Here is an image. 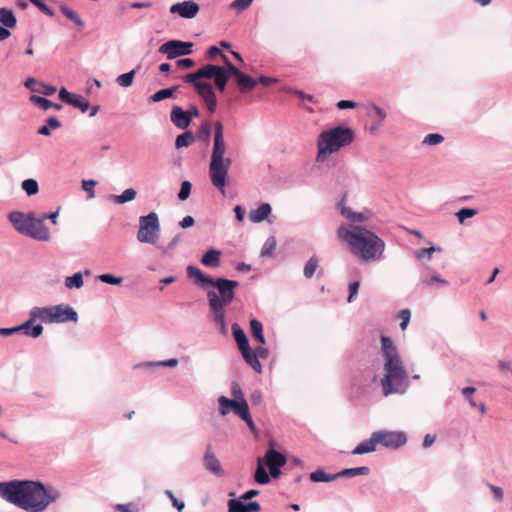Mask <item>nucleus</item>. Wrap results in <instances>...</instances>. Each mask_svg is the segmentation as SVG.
I'll return each mask as SVG.
<instances>
[{
  "instance_id": "1",
  "label": "nucleus",
  "mask_w": 512,
  "mask_h": 512,
  "mask_svg": "<svg viewBox=\"0 0 512 512\" xmlns=\"http://www.w3.org/2000/svg\"><path fill=\"white\" fill-rule=\"evenodd\" d=\"M59 495L56 489L45 487L39 481L0 482V497L27 512H43Z\"/></svg>"
},
{
  "instance_id": "2",
  "label": "nucleus",
  "mask_w": 512,
  "mask_h": 512,
  "mask_svg": "<svg viewBox=\"0 0 512 512\" xmlns=\"http://www.w3.org/2000/svg\"><path fill=\"white\" fill-rule=\"evenodd\" d=\"M381 355L384 360L383 377L380 380L383 395L387 397L405 393L409 386L408 375L396 346L387 336L381 337Z\"/></svg>"
},
{
  "instance_id": "3",
  "label": "nucleus",
  "mask_w": 512,
  "mask_h": 512,
  "mask_svg": "<svg viewBox=\"0 0 512 512\" xmlns=\"http://www.w3.org/2000/svg\"><path fill=\"white\" fill-rule=\"evenodd\" d=\"M337 236L348 244L353 255L365 262L380 259L385 250V242L374 232L361 226H340Z\"/></svg>"
},
{
  "instance_id": "4",
  "label": "nucleus",
  "mask_w": 512,
  "mask_h": 512,
  "mask_svg": "<svg viewBox=\"0 0 512 512\" xmlns=\"http://www.w3.org/2000/svg\"><path fill=\"white\" fill-rule=\"evenodd\" d=\"M226 143L224 140V128L220 121L214 123V138L211 161L209 164V177L212 185L223 195L228 178V171L232 160L225 157Z\"/></svg>"
},
{
  "instance_id": "5",
  "label": "nucleus",
  "mask_w": 512,
  "mask_h": 512,
  "mask_svg": "<svg viewBox=\"0 0 512 512\" xmlns=\"http://www.w3.org/2000/svg\"><path fill=\"white\" fill-rule=\"evenodd\" d=\"M209 286L218 290V293L214 290H210L207 293V299L213 315V320L219 324L222 329H224L226 324L225 307L233 301L235 295L234 290L239 286V283L234 280L217 278L212 279V283H210Z\"/></svg>"
},
{
  "instance_id": "6",
  "label": "nucleus",
  "mask_w": 512,
  "mask_h": 512,
  "mask_svg": "<svg viewBox=\"0 0 512 512\" xmlns=\"http://www.w3.org/2000/svg\"><path fill=\"white\" fill-rule=\"evenodd\" d=\"M354 137V131L345 126H337L321 132L317 140L316 162H325L331 154L349 146Z\"/></svg>"
},
{
  "instance_id": "7",
  "label": "nucleus",
  "mask_w": 512,
  "mask_h": 512,
  "mask_svg": "<svg viewBox=\"0 0 512 512\" xmlns=\"http://www.w3.org/2000/svg\"><path fill=\"white\" fill-rule=\"evenodd\" d=\"M232 76L228 71V64L218 66L207 64L194 73H189L183 77L184 81H194L195 79H214L216 88L223 92L226 88L229 78Z\"/></svg>"
},
{
  "instance_id": "8",
  "label": "nucleus",
  "mask_w": 512,
  "mask_h": 512,
  "mask_svg": "<svg viewBox=\"0 0 512 512\" xmlns=\"http://www.w3.org/2000/svg\"><path fill=\"white\" fill-rule=\"evenodd\" d=\"M160 223L158 215L150 212L146 216L139 218V229L137 239L141 243L156 244L159 240Z\"/></svg>"
},
{
  "instance_id": "9",
  "label": "nucleus",
  "mask_w": 512,
  "mask_h": 512,
  "mask_svg": "<svg viewBox=\"0 0 512 512\" xmlns=\"http://www.w3.org/2000/svg\"><path fill=\"white\" fill-rule=\"evenodd\" d=\"M218 402L221 415H227L232 410L248 425L251 431H255V425L251 418L246 400H231L225 396H221Z\"/></svg>"
},
{
  "instance_id": "10",
  "label": "nucleus",
  "mask_w": 512,
  "mask_h": 512,
  "mask_svg": "<svg viewBox=\"0 0 512 512\" xmlns=\"http://www.w3.org/2000/svg\"><path fill=\"white\" fill-rule=\"evenodd\" d=\"M222 60L225 64H228V71L235 78L238 89L241 93H248L256 87L258 81L251 76L241 72L229 61L226 55H222Z\"/></svg>"
},
{
  "instance_id": "11",
  "label": "nucleus",
  "mask_w": 512,
  "mask_h": 512,
  "mask_svg": "<svg viewBox=\"0 0 512 512\" xmlns=\"http://www.w3.org/2000/svg\"><path fill=\"white\" fill-rule=\"evenodd\" d=\"M378 445L385 448L397 449L407 442L406 434L402 431L381 430L374 432Z\"/></svg>"
},
{
  "instance_id": "12",
  "label": "nucleus",
  "mask_w": 512,
  "mask_h": 512,
  "mask_svg": "<svg viewBox=\"0 0 512 512\" xmlns=\"http://www.w3.org/2000/svg\"><path fill=\"white\" fill-rule=\"evenodd\" d=\"M193 43L180 40H170L162 44L159 52L165 54L168 59H174L179 56L190 55L192 53Z\"/></svg>"
},
{
  "instance_id": "13",
  "label": "nucleus",
  "mask_w": 512,
  "mask_h": 512,
  "mask_svg": "<svg viewBox=\"0 0 512 512\" xmlns=\"http://www.w3.org/2000/svg\"><path fill=\"white\" fill-rule=\"evenodd\" d=\"M186 82L192 83L194 85L198 95L204 100L207 109L210 111V113H213L217 107V98L212 85L207 82H202L200 79Z\"/></svg>"
},
{
  "instance_id": "14",
  "label": "nucleus",
  "mask_w": 512,
  "mask_h": 512,
  "mask_svg": "<svg viewBox=\"0 0 512 512\" xmlns=\"http://www.w3.org/2000/svg\"><path fill=\"white\" fill-rule=\"evenodd\" d=\"M22 234L39 241H48L50 239L49 230L45 223H43V219L36 218L35 216L29 220V224Z\"/></svg>"
},
{
  "instance_id": "15",
  "label": "nucleus",
  "mask_w": 512,
  "mask_h": 512,
  "mask_svg": "<svg viewBox=\"0 0 512 512\" xmlns=\"http://www.w3.org/2000/svg\"><path fill=\"white\" fill-rule=\"evenodd\" d=\"M37 319L45 323H54L53 306L32 308L30 318L23 324V328H29Z\"/></svg>"
},
{
  "instance_id": "16",
  "label": "nucleus",
  "mask_w": 512,
  "mask_h": 512,
  "mask_svg": "<svg viewBox=\"0 0 512 512\" xmlns=\"http://www.w3.org/2000/svg\"><path fill=\"white\" fill-rule=\"evenodd\" d=\"M199 12V6L193 1H184L173 4L170 7V13L178 14L182 18L192 19Z\"/></svg>"
},
{
  "instance_id": "17",
  "label": "nucleus",
  "mask_w": 512,
  "mask_h": 512,
  "mask_svg": "<svg viewBox=\"0 0 512 512\" xmlns=\"http://www.w3.org/2000/svg\"><path fill=\"white\" fill-rule=\"evenodd\" d=\"M59 98L61 101L79 108L83 113L89 109V102L87 100L81 95L70 93L64 87L59 91Z\"/></svg>"
},
{
  "instance_id": "18",
  "label": "nucleus",
  "mask_w": 512,
  "mask_h": 512,
  "mask_svg": "<svg viewBox=\"0 0 512 512\" xmlns=\"http://www.w3.org/2000/svg\"><path fill=\"white\" fill-rule=\"evenodd\" d=\"M54 323L76 322L78 320L77 313L68 305L53 306Z\"/></svg>"
},
{
  "instance_id": "19",
  "label": "nucleus",
  "mask_w": 512,
  "mask_h": 512,
  "mask_svg": "<svg viewBox=\"0 0 512 512\" xmlns=\"http://www.w3.org/2000/svg\"><path fill=\"white\" fill-rule=\"evenodd\" d=\"M244 500L239 499H230L227 503L228 512H259L261 510V506L258 502L252 501L248 503H243Z\"/></svg>"
},
{
  "instance_id": "20",
  "label": "nucleus",
  "mask_w": 512,
  "mask_h": 512,
  "mask_svg": "<svg viewBox=\"0 0 512 512\" xmlns=\"http://www.w3.org/2000/svg\"><path fill=\"white\" fill-rule=\"evenodd\" d=\"M204 466L205 468L210 471L211 473L221 476L223 474V470L221 467V464L217 457L215 456L214 452L212 451L211 445H207L205 455L203 458Z\"/></svg>"
},
{
  "instance_id": "21",
  "label": "nucleus",
  "mask_w": 512,
  "mask_h": 512,
  "mask_svg": "<svg viewBox=\"0 0 512 512\" xmlns=\"http://www.w3.org/2000/svg\"><path fill=\"white\" fill-rule=\"evenodd\" d=\"M34 214H24L19 211H13L9 214L8 218L10 222L13 224L14 228L19 232L23 233L26 226L29 224V220L33 218Z\"/></svg>"
},
{
  "instance_id": "22",
  "label": "nucleus",
  "mask_w": 512,
  "mask_h": 512,
  "mask_svg": "<svg viewBox=\"0 0 512 512\" xmlns=\"http://www.w3.org/2000/svg\"><path fill=\"white\" fill-rule=\"evenodd\" d=\"M170 119L172 123L179 129H186L191 123V120L188 117L186 111H184L179 106H174L172 108L170 113Z\"/></svg>"
},
{
  "instance_id": "23",
  "label": "nucleus",
  "mask_w": 512,
  "mask_h": 512,
  "mask_svg": "<svg viewBox=\"0 0 512 512\" xmlns=\"http://www.w3.org/2000/svg\"><path fill=\"white\" fill-rule=\"evenodd\" d=\"M286 456L272 447L266 452L265 462L268 467H282L286 464Z\"/></svg>"
},
{
  "instance_id": "24",
  "label": "nucleus",
  "mask_w": 512,
  "mask_h": 512,
  "mask_svg": "<svg viewBox=\"0 0 512 512\" xmlns=\"http://www.w3.org/2000/svg\"><path fill=\"white\" fill-rule=\"evenodd\" d=\"M377 439L375 436V433H372L371 437L368 440H365L361 443H359L354 450L352 451V454L354 455H362L366 453L374 452L377 448Z\"/></svg>"
},
{
  "instance_id": "25",
  "label": "nucleus",
  "mask_w": 512,
  "mask_h": 512,
  "mask_svg": "<svg viewBox=\"0 0 512 512\" xmlns=\"http://www.w3.org/2000/svg\"><path fill=\"white\" fill-rule=\"evenodd\" d=\"M270 213L271 206L268 203H263L257 209L250 211L249 219L253 223H260L267 219Z\"/></svg>"
},
{
  "instance_id": "26",
  "label": "nucleus",
  "mask_w": 512,
  "mask_h": 512,
  "mask_svg": "<svg viewBox=\"0 0 512 512\" xmlns=\"http://www.w3.org/2000/svg\"><path fill=\"white\" fill-rule=\"evenodd\" d=\"M187 275L190 278H193L195 282L202 287L209 286L212 283V278L210 276L205 275L199 268L194 266L187 267Z\"/></svg>"
},
{
  "instance_id": "27",
  "label": "nucleus",
  "mask_w": 512,
  "mask_h": 512,
  "mask_svg": "<svg viewBox=\"0 0 512 512\" xmlns=\"http://www.w3.org/2000/svg\"><path fill=\"white\" fill-rule=\"evenodd\" d=\"M240 353L246 363L257 373H261L262 365L257 359V355H255L254 351L251 350L250 347L240 350Z\"/></svg>"
},
{
  "instance_id": "28",
  "label": "nucleus",
  "mask_w": 512,
  "mask_h": 512,
  "mask_svg": "<svg viewBox=\"0 0 512 512\" xmlns=\"http://www.w3.org/2000/svg\"><path fill=\"white\" fill-rule=\"evenodd\" d=\"M232 333H233L234 339L237 343L239 351L250 347L249 341H248V338H247L245 332L241 329V327L238 324L234 323L232 325Z\"/></svg>"
},
{
  "instance_id": "29",
  "label": "nucleus",
  "mask_w": 512,
  "mask_h": 512,
  "mask_svg": "<svg viewBox=\"0 0 512 512\" xmlns=\"http://www.w3.org/2000/svg\"><path fill=\"white\" fill-rule=\"evenodd\" d=\"M220 255V251L210 249L202 256L201 262L207 267H218L220 265Z\"/></svg>"
},
{
  "instance_id": "30",
  "label": "nucleus",
  "mask_w": 512,
  "mask_h": 512,
  "mask_svg": "<svg viewBox=\"0 0 512 512\" xmlns=\"http://www.w3.org/2000/svg\"><path fill=\"white\" fill-rule=\"evenodd\" d=\"M0 22L7 28H13L16 26L17 20L11 10L0 8Z\"/></svg>"
},
{
  "instance_id": "31",
  "label": "nucleus",
  "mask_w": 512,
  "mask_h": 512,
  "mask_svg": "<svg viewBox=\"0 0 512 512\" xmlns=\"http://www.w3.org/2000/svg\"><path fill=\"white\" fill-rule=\"evenodd\" d=\"M250 330L255 340H257L260 344H265L263 326L260 321H258L257 319L250 320Z\"/></svg>"
},
{
  "instance_id": "32",
  "label": "nucleus",
  "mask_w": 512,
  "mask_h": 512,
  "mask_svg": "<svg viewBox=\"0 0 512 512\" xmlns=\"http://www.w3.org/2000/svg\"><path fill=\"white\" fill-rule=\"evenodd\" d=\"M370 472L369 467L367 466H361L356 468H346L341 470L338 475V477H354L358 475H368Z\"/></svg>"
},
{
  "instance_id": "33",
  "label": "nucleus",
  "mask_w": 512,
  "mask_h": 512,
  "mask_svg": "<svg viewBox=\"0 0 512 512\" xmlns=\"http://www.w3.org/2000/svg\"><path fill=\"white\" fill-rule=\"evenodd\" d=\"M211 129H212V126H211L210 121L203 122L200 125L195 138L208 144L210 141Z\"/></svg>"
},
{
  "instance_id": "34",
  "label": "nucleus",
  "mask_w": 512,
  "mask_h": 512,
  "mask_svg": "<svg viewBox=\"0 0 512 512\" xmlns=\"http://www.w3.org/2000/svg\"><path fill=\"white\" fill-rule=\"evenodd\" d=\"M195 141V136L191 131H186L176 137L175 146L177 149L188 147Z\"/></svg>"
},
{
  "instance_id": "35",
  "label": "nucleus",
  "mask_w": 512,
  "mask_h": 512,
  "mask_svg": "<svg viewBox=\"0 0 512 512\" xmlns=\"http://www.w3.org/2000/svg\"><path fill=\"white\" fill-rule=\"evenodd\" d=\"M178 86H173L171 88L162 89L154 93L150 96V100L152 102H159L167 98L173 97L174 93L178 90Z\"/></svg>"
},
{
  "instance_id": "36",
  "label": "nucleus",
  "mask_w": 512,
  "mask_h": 512,
  "mask_svg": "<svg viewBox=\"0 0 512 512\" xmlns=\"http://www.w3.org/2000/svg\"><path fill=\"white\" fill-rule=\"evenodd\" d=\"M337 478L338 475H329L325 473L322 469H317L316 471L310 474V479L313 482H330L336 480Z\"/></svg>"
},
{
  "instance_id": "37",
  "label": "nucleus",
  "mask_w": 512,
  "mask_h": 512,
  "mask_svg": "<svg viewBox=\"0 0 512 512\" xmlns=\"http://www.w3.org/2000/svg\"><path fill=\"white\" fill-rule=\"evenodd\" d=\"M341 214L353 223L363 222L367 220V216L363 213H354L350 208L341 206Z\"/></svg>"
},
{
  "instance_id": "38",
  "label": "nucleus",
  "mask_w": 512,
  "mask_h": 512,
  "mask_svg": "<svg viewBox=\"0 0 512 512\" xmlns=\"http://www.w3.org/2000/svg\"><path fill=\"white\" fill-rule=\"evenodd\" d=\"M254 478L258 484H267L270 481V477L267 474L261 459L258 460Z\"/></svg>"
},
{
  "instance_id": "39",
  "label": "nucleus",
  "mask_w": 512,
  "mask_h": 512,
  "mask_svg": "<svg viewBox=\"0 0 512 512\" xmlns=\"http://www.w3.org/2000/svg\"><path fill=\"white\" fill-rule=\"evenodd\" d=\"M60 11L62 12V14L64 16H66L68 19L73 21L77 26H79V27H83L84 26L83 20L71 8L67 7L66 5H61L60 6Z\"/></svg>"
},
{
  "instance_id": "40",
  "label": "nucleus",
  "mask_w": 512,
  "mask_h": 512,
  "mask_svg": "<svg viewBox=\"0 0 512 512\" xmlns=\"http://www.w3.org/2000/svg\"><path fill=\"white\" fill-rule=\"evenodd\" d=\"M65 286L67 288H81L83 286V277L80 272L73 274L72 276L66 277Z\"/></svg>"
},
{
  "instance_id": "41",
  "label": "nucleus",
  "mask_w": 512,
  "mask_h": 512,
  "mask_svg": "<svg viewBox=\"0 0 512 512\" xmlns=\"http://www.w3.org/2000/svg\"><path fill=\"white\" fill-rule=\"evenodd\" d=\"M135 76V70H131L127 73L121 74L117 77L116 82L121 87H130L133 83Z\"/></svg>"
},
{
  "instance_id": "42",
  "label": "nucleus",
  "mask_w": 512,
  "mask_h": 512,
  "mask_svg": "<svg viewBox=\"0 0 512 512\" xmlns=\"http://www.w3.org/2000/svg\"><path fill=\"white\" fill-rule=\"evenodd\" d=\"M318 267V259L315 257V256H312L306 263L305 267H304V276L306 278H311L316 269Z\"/></svg>"
},
{
  "instance_id": "43",
  "label": "nucleus",
  "mask_w": 512,
  "mask_h": 512,
  "mask_svg": "<svg viewBox=\"0 0 512 512\" xmlns=\"http://www.w3.org/2000/svg\"><path fill=\"white\" fill-rule=\"evenodd\" d=\"M22 189L28 196L35 195L38 192V183L34 179H27L22 182Z\"/></svg>"
},
{
  "instance_id": "44",
  "label": "nucleus",
  "mask_w": 512,
  "mask_h": 512,
  "mask_svg": "<svg viewBox=\"0 0 512 512\" xmlns=\"http://www.w3.org/2000/svg\"><path fill=\"white\" fill-rule=\"evenodd\" d=\"M136 197V191L132 188H128L123 191L121 195L115 197L116 202L119 204H123L129 201L134 200Z\"/></svg>"
},
{
  "instance_id": "45",
  "label": "nucleus",
  "mask_w": 512,
  "mask_h": 512,
  "mask_svg": "<svg viewBox=\"0 0 512 512\" xmlns=\"http://www.w3.org/2000/svg\"><path fill=\"white\" fill-rule=\"evenodd\" d=\"M276 245H277V242H276V239L275 237H269L264 245H263V248L261 250V256H270L272 255L273 251L275 250L276 248Z\"/></svg>"
},
{
  "instance_id": "46",
  "label": "nucleus",
  "mask_w": 512,
  "mask_h": 512,
  "mask_svg": "<svg viewBox=\"0 0 512 512\" xmlns=\"http://www.w3.org/2000/svg\"><path fill=\"white\" fill-rule=\"evenodd\" d=\"M30 101L35 105L39 106L43 110H48L52 108L53 102L40 96L32 95L30 97Z\"/></svg>"
},
{
  "instance_id": "47",
  "label": "nucleus",
  "mask_w": 512,
  "mask_h": 512,
  "mask_svg": "<svg viewBox=\"0 0 512 512\" xmlns=\"http://www.w3.org/2000/svg\"><path fill=\"white\" fill-rule=\"evenodd\" d=\"M190 193H191V183L189 181H187V180L183 181L181 183V188H180V191H179V194H178V198L181 201H185L186 199L189 198Z\"/></svg>"
},
{
  "instance_id": "48",
  "label": "nucleus",
  "mask_w": 512,
  "mask_h": 512,
  "mask_svg": "<svg viewBox=\"0 0 512 512\" xmlns=\"http://www.w3.org/2000/svg\"><path fill=\"white\" fill-rule=\"evenodd\" d=\"M98 279L101 282L112 284V285H119L122 283L123 279L121 277H115L112 274H102L98 277Z\"/></svg>"
},
{
  "instance_id": "49",
  "label": "nucleus",
  "mask_w": 512,
  "mask_h": 512,
  "mask_svg": "<svg viewBox=\"0 0 512 512\" xmlns=\"http://www.w3.org/2000/svg\"><path fill=\"white\" fill-rule=\"evenodd\" d=\"M443 140H444V138L442 135L433 133V134H428L424 138L423 143L432 146V145L440 144L441 142H443Z\"/></svg>"
},
{
  "instance_id": "50",
  "label": "nucleus",
  "mask_w": 512,
  "mask_h": 512,
  "mask_svg": "<svg viewBox=\"0 0 512 512\" xmlns=\"http://www.w3.org/2000/svg\"><path fill=\"white\" fill-rule=\"evenodd\" d=\"M477 211L470 208H462L457 212V217L460 223H463L465 219L475 216Z\"/></svg>"
},
{
  "instance_id": "51",
  "label": "nucleus",
  "mask_w": 512,
  "mask_h": 512,
  "mask_svg": "<svg viewBox=\"0 0 512 512\" xmlns=\"http://www.w3.org/2000/svg\"><path fill=\"white\" fill-rule=\"evenodd\" d=\"M371 112L377 120V125L380 126L386 118V112L381 107L376 105L371 108Z\"/></svg>"
},
{
  "instance_id": "52",
  "label": "nucleus",
  "mask_w": 512,
  "mask_h": 512,
  "mask_svg": "<svg viewBox=\"0 0 512 512\" xmlns=\"http://www.w3.org/2000/svg\"><path fill=\"white\" fill-rule=\"evenodd\" d=\"M253 0H234L230 7L231 9L237 10V11H243L247 9L251 4Z\"/></svg>"
},
{
  "instance_id": "53",
  "label": "nucleus",
  "mask_w": 512,
  "mask_h": 512,
  "mask_svg": "<svg viewBox=\"0 0 512 512\" xmlns=\"http://www.w3.org/2000/svg\"><path fill=\"white\" fill-rule=\"evenodd\" d=\"M32 4H34L42 13L45 15L52 17L54 12L51 8H49L43 0H32Z\"/></svg>"
},
{
  "instance_id": "54",
  "label": "nucleus",
  "mask_w": 512,
  "mask_h": 512,
  "mask_svg": "<svg viewBox=\"0 0 512 512\" xmlns=\"http://www.w3.org/2000/svg\"><path fill=\"white\" fill-rule=\"evenodd\" d=\"M399 318L401 319L400 328L401 330H405L410 321L411 312L408 309L401 310L399 313Z\"/></svg>"
},
{
  "instance_id": "55",
  "label": "nucleus",
  "mask_w": 512,
  "mask_h": 512,
  "mask_svg": "<svg viewBox=\"0 0 512 512\" xmlns=\"http://www.w3.org/2000/svg\"><path fill=\"white\" fill-rule=\"evenodd\" d=\"M231 394L234 398L233 400H239V401L245 400L242 389H241L240 385L236 382L232 383Z\"/></svg>"
},
{
  "instance_id": "56",
  "label": "nucleus",
  "mask_w": 512,
  "mask_h": 512,
  "mask_svg": "<svg viewBox=\"0 0 512 512\" xmlns=\"http://www.w3.org/2000/svg\"><path fill=\"white\" fill-rule=\"evenodd\" d=\"M23 330L25 331V334L27 336L37 338L42 334L43 327H42V325L38 324V325L33 326L32 328L30 326L29 328L23 329Z\"/></svg>"
},
{
  "instance_id": "57",
  "label": "nucleus",
  "mask_w": 512,
  "mask_h": 512,
  "mask_svg": "<svg viewBox=\"0 0 512 512\" xmlns=\"http://www.w3.org/2000/svg\"><path fill=\"white\" fill-rule=\"evenodd\" d=\"M360 283L358 281L352 282L349 285V296L347 298V301L349 303L353 302L356 298L358 291H359Z\"/></svg>"
},
{
  "instance_id": "58",
  "label": "nucleus",
  "mask_w": 512,
  "mask_h": 512,
  "mask_svg": "<svg viewBox=\"0 0 512 512\" xmlns=\"http://www.w3.org/2000/svg\"><path fill=\"white\" fill-rule=\"evenodd\" d=\"M37 92H40L47 96H50L56 92V87L41 82V83H39V88L37 89Z\"/></svg>"
},
{
  "instance_id": "59",
  "label": "nucleus",
  "mask_w": 512,
  "mask_h": 512,
  "mask_svg": "<svg viewBox=\"0 0 512 512\" xmlns=\"http://www.w3.org/2000/svg\"><path fill=\"white\" fill-rule=\"evenodd\" d=\"M165 494L169 497V499H170V500H171V502H172V505H173L175 508H177V510H178L179 512H181V511L184 509V507H185L184 502L179 501V500L174 496V494H173L170 490H167V491L165 492Z\"/></svg>"
},
{
  "instance_id": "60",
  "label": "nucleus",
  "mask_w": 512,
  "mask_h": 512,
  "mask_svg": "<svg viewBox=\"0 0 512 512\" xmlns=\"http://www.w3.org/2000/svg\"><path fill=\"white\" fill-rule=\"evenodd\" d=\"M436 250L435 247L430 248H423L415 252V256L418 259H421L422 257L426 256L428 259H431L432 253Z\"/></svg>"
},
{
  "instance_id": "61",
  "label": "nucleus",
  "mask_w": 512,
  "mask_h": 512,
  "mask_svg": "<svg viewBox=\"0 0 512 512\" xmlns=\"http://www.w3.org/2000/svg\"><path fill=\"white\" fill-rule=\"evenodd\" d=\"M434 283H440V284L446 285L447 281L440 278L438 275H434L428 279L422 280V284H424L426 286H432Z\"/></svg>"
},
{
  "instance_id": "62",
  "label": "nucleus",
  "mask_w": 512,
  "mask_h": 512,
  "mask_svg": "<svg viewBox=\"0 0 512 512\" xmlns=\"http://www.w3.org/2000/svg\"><path fill=\"white\" fill-rule=\"evenodd\" d=\"M96 185V181L94 180H84L82 182L83 189L90 194V197L94 196V186Z\"/></svg>"
},
{
  "instance_id": "63",
  "label": "nucleus",
  "mask_w": 512,
  "mask_h": 512,
  "mask_svg": "<svg viewBox=\"0 0 512 512\" xmlns=\"http://www.w3.org/2000/svg\"><path fill=\"white\" fill-rule=\"evenodd\" d=\"M116 510L120 512H137L138 509L136 505L129 503V504H118L116 505Z\"/></svg>"
},
{
  "instance_id": "64",
  "label": "nucleus",
  "mask_w": 512,
  "mask_h": 512,
  "mask_svg": "<svg viewBox=\"0 0 512 512\" xmlns=\"http://www.w3.org/2000/svg\"><path fill=\"white\" fill-rule=\"evenodd\" d=\"M176 65L180 68L189 69L195 65L194 60L190 58L180 59L176 62Z\"/></svg>"
}]
</instances>
